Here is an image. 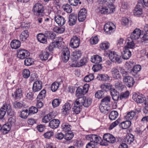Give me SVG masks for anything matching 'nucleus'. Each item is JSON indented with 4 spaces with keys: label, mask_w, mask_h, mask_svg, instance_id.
I'll return each instance as SVG.
<instances>
[{
    "label": "nucleus",
    "mask_w": 148,
    "mask_h": 148,
    "mask_svg": "<svg viewBox=\"0 0 148 148\" xmlns=\"http://www.w3.org/2000/svg\"><path fill=\"white\" fill-rule=\"evenodd\" d=\"M82 54L81 51L79 50L77 51L75 50L72 53L70 59L73 63L69 64L70 66L73 67H80L86 64L88 62V59L86 57H83L79 61H78L79 59L82 56Z\"/></svg>",
    "instance_id": "f257e3e1"
},
{
    "label": "nucleus",
    "mask_w": 148,
    "mask_h": 148,
    "mask_svg": "<svg viewBox=\"0 0 148 148\" xmlns=\"http://www.w3.org/2000/svg\"><path fill=\"white\" fill-rule=\"evenodd\" d=\"M6 112L8 115L13 116L15 115V112L12 110L10 104L5 103L0 109V119H2Z\"/></svg>",
    "instance_id": "f03ea898"
},
{
    "label": "nucleus",
    "mask_w": 148,
    "mask_h": 148,
    "mask_svg": "<svg viewBox=\"0 0 148 148\" xmlns=\"http://www.w3.org/2000/svg\"><path fill=\"white\" fill-rule=\"evenodd\" d=\"M104 55L105 56H108L110 59L115 62L120 64L122 62V59L121 58V56L118 55L114 51H109L108 52L105 51Z\"/></svg>",
    "instance_id": "7ed1b4c3"
},
{
    "label": "nucleus",
    "mask_w": 148,
    "mask_h": 148,
    "mask_svg": "<svg viewBox=\"0 0 148 148\" xmlns=\"http://www.w3.org/2000/svg\"><path fill=\"white\" fill-rule=\"evenodd\" d=\"M44 11V9L42 4L37 3L34 6L32 12L36 16L41 17Z\"/></svg>",
    "instance_id": "20e7f679"
},
{
    "label": "nucleus",
    "mask_w": 148,
    "mask_h": 148,
    "mask_svg": "<svg viewBox=\"0 0 148 148\" xmlns=\"http://www.w3.org/2000/svg\"><path fill=\"white\" fill-rule=\"evenodd\" d=\"M144 8V6L142 3V1L138 2V4L136 5L133 10L134 15L137 17H143L144 16L143 9Z\"/></svg>",
    "instance_id": "39448f33"
},
{
    "label": "nucleus",
    "mask_w": 148,
    "mask_h": 148,
    "mask_svg": "<svg viewBox=\"0 0 148 148\" xmlns=\"http://www.w3.org/2000/svg\"><path fill=\"white\" fill-rule=\"evenodd\" d=\"M116 26L114 24L111 22H108L104 25L103 29L106 34L110 35L115 31Z\"/></svg>",
    "instance_id": "423d86ee"
},
{
    "label": "nucleus",
    "mask_w": 148,
    "mask_h": 148,
    "mask_svg": "<svg viewBox=\"0 0 148 148\" xmlns=\"http://www.w3.org/2000/svg\"><path fill=\"white\" fill-rule=\"evenodd\" d=\"M61 57L62 61L64 63L67 62L69 60L70 57V52L67 47L62 49Z\"/></svg>",
    "instance_id": "0eeeda50"
},
{
    "label": "nucleus",
    "mask_w": 148,
    "mask_h": 148,
    "mask_svg": "<svg viewBox=\"0 0 148 148\" xmlns=\"http://www.w3.org/2000/svg\"><path fill=\"white\" fill-rule=\"evenodd\" d=\"M30 55V53L27 50L19 49L17 50V56L20 59H24L27 58Z\"/></svg>",
    "instance_id": "6e6552de"
},
{
    "label": "nucleus",
    "mask_w": 148,
    "mask_h": 148,
    "mask_svg": "<svg viewBox=\"0 0 148 148\" xmlns=\"http://www.w3.org/2000/svg\"><path fill=\"white\" fill-rule=\"evenodd\" d=\"M132 98L137 103H142L145 102L147 98L144 95L141 94L140 95L136 93L133 95Z\"/></svg>",
    "instance_id": "1a4fd4ad"
},
{
    "label": "nucleus",
    "mask_w": 148,
    "mask_h": 148,
    "mask_svg": "<svg viewBox=\"0 0 148 148\" xmlns=\"http://www.w3.org/2000/svg\"><path fill=\"white\" fill-rule=\"evenodd\" d=\"M108 8L106 7H102L100 12L101 14H108L110 13H112L115 11V7L114 5L112 4L110 5H106Z\"/></svg>",
    "instance_id": "9d476101"
},
{
    "label": "nucleus",
    "mask_w": 148,
    "mask_h": 148,
    "mask_svg": "<svg viewBox=\"0 0 148 148\" xmlns=\"http://www.w3.org/2000/svg\"><path fill=\"white\" fill-rule=\"evenodd\" d=\"M80 39L76 36H73L71 38L70 43V46L73 49L78 47L80 44Z\"/></svg>",
    "instance_id": "9b49d317"
},
{
    "label": "nucleus",
    "mask_w": 148,
    "mask_h": 148,
    "mask_svg": "<svg viewBox=\"0 0 148 148\" xmlns=\"http://www.w3.org/2000/svg\"><path fill=\"white\" fill-rule=\"evenodd\" d=\"M123 81L125 84L129 88L133 86L135 83L134 78L130 76H128L123 78Z\"/></svg>",
    "instance_id": "f8f14e48"
},
{
    "label": "nucleus",
    "mask_w": 148,
    "mask_h": 148,
    "mask_svg": "<svg viewBox=\"0 0 148 148\" xmlns=\"http://www.w3.org/2000/svg\"><path fill=\"white\" fill-rule=\"evenodd\" d=\"M87 10L83 8L79 11L78 14V19L79 22L84 21L86 18L87 16Z\"/></svg>",
    "instance_id": "ddd939ff"
},
{
    "label": "nucleus",
    "mask_w": 148,
    "mask_h": 148,
    "mask_svg": "<svg viewBox=\"0 0 148 148\" xmlns=\"http://www.w3.org/2000/svg\"><path fill=\"white\" fill-rule=\"evenodd\" d=\"M42 87V83L40 80H36L35 81L33 84L32 87L33 91L36 92L40 91Z\"/></svg>",
    "instance_id": "4468645a"
},
{
    "label": "nucleus",
    "mask_w": 148,
    "mask_h": 148,
    "mask_svg": "<svg viewBox=\"0 0 148 148\" xmlns=\"http://www.w3.org/2000/svg\"><path fill=\"white\" fill-rule=\"evenodd\" d=\"M77 14L75 13L71 14L69 16V24L70 26H72L75 24L77 21Z\"/></svg>",
    "instance_id": "2eb2a0df"
},
{
    "label": "nucleus",
    "mask_w": 148,
    "mask_h": 148,
    "mask_svg": "<svg viewBox=\"0 0 148 148\" xmlns=\"http://www.w3.org/2000/svg\"><path fill=\"white\" fill-rule=\"evenodd\" d=\"M143 35L141 34V30L139 29L136 28L131 33L130 37L132 40H137Z\"/></svg>",
    "instance_id": "dca6fc26"
},
{
    "label": "nucleus",
    "mask_w": 148,
    "mask_h": 148,
    "mask_svg": "<svg viewBox=\"0 0 148 148\" xmlns=\"http://www.w3.org/2000/svg\"><path fill=\"white\" fill-rule=\"evenodd\" d=\"M119 68L114 67L112 70L111 72L113 78L115 79H121V75L119 73Z\"/></svg>",
    "instance_id": "f3484780"
},
{
    "label": "nucleus",
    "mask_w": 148,
    "mask_h": 148,
    "mask_svg": "<svg viewBox=\"0 0 148 148\" xmlns=\"http://www.w3.org/2000/svg\"><path fill=\"white\" fill-rule=\"evenodd\" d=\"M110 94L112 99L114 101H117L120 99V95L119 92L115 88L111 89Z\"/></svg>",
    "instance_id": "a211bd4d"
},
{
    "label": "nucleus",
    "mask_w": 148,
    "mask_h": 148,
    "mask_svg": "<svg viewBox=\"0 0 148 148\" xmlns=\"http://www.w3.org/2000/svg\"><path fill=\"white\" fill-rule=\"evenodd\" d=\"M97 139L98 143V144H100V145L102 146H108V143H109L113 144L116 141V139H109V140L107 139Z\"/></svg>",
    "instance_id": "6ab92c4d"
},
{
    "label": "nucleus",
    "mask_w": 148,
    "mask_h": 148,
    "mask_svg": "<svg viewBox=\"0 0 148 148\" xmlns=\"http://www.w3.org/2000/svg\"><path fill=\"white\" fill-rule=\"evenodd\" d=\"M131 52L129 49H124L123 51L121 53V56L122 58L127 60L131 56Z\"/></svg>",
    "instance_id": "aec40b11"
},
{
    "label": "nucleus",
    "mask_w": 148,
    "mask_h": 148,
    "mask_svg": "<svg viewBox=\"0 0 148 148\" xmlns=\"http://www.w3.org/2000/svg\"><path fill=\"white\" fill-rule=\"evenodd\" d=\"M71 104L69 102L66 103L62 106V112L64 115H68L69 113V110L71 108Z\"/></svg>",
    "instance_id": "412c9836"
},
{
    "label": "nucleus",
    "mask_w": 148,
    "mask_h": 148,
    "mask_svg": "<svg viewBox=\"0 0 148 148\" xmlns=\"http://www.w3.org/2000/svg\"><path fill=\"white\" fill-rule=\"evenodd\" d=\"M22 90L21 88H18L12 94L13 97L16 99H20L22 96Z\"/></svg>",
    "instance_id": "4be33fe9"
},
{
    "label": "nucleus",
    "mask_w": 148,
    "mask_h": 148,
    "mask_svg": "<svg viewBox=\"0 0 148 148\" xmlns=\"http://www.w3.org/2000/svg\"><path fill=\"white\" fill-rule=\"evenodd\" d=\"M55 20L56 23L60 26H62L66 22L65 18L60 15L55 16Z\"/></svg>",
    "instance_id": "5701e85b"
},
{
    "label": "nucleus",
    "mask_w": 148,
    "mask_h": 148,
    "mask_svg": "<svg viewBox=\"0 0 148 148\" xmlns=\"http://www.w3.org/2000/svg\"><path fill=\"white\" fill-rule=\"evenodd\" d=\"M60 123V122L58 119H53L50 122L49 125L51 128L54 129L59 126Z\"/></svg>",
    "instance_id": "b1692460"
},
{
    "label": "nucleus",
    "mask_w": 148,
    "mask_h": 148,
    "mask_svg": "<svg viewBox=\"0 0 148 148\" xmlns=\"http://www.w3.org/2000/svg\"><path fill=\"white\" fill-rule=\"evenodd\" d=\"M91 61L93 63L99 64L102 61V57L98 55H95L92 56Z\"/></svg>",
    "instance_id": "393cba45"
},
{
    "label": "nucleus",
    "mask_w": 148,
    "mask_h": 148,
    "mask_svg": "<svg viewBox=\"0 0 148 148\" xmlns=\"http://www.w3.org/2000/svg\"><path fill=\"white\" fill-rule=\"evenodd\" d=\"M141 69V65L139 64L135 65L134 64L133 67L131 69L130 73L133 76H135L137 75Z\"/></svg>",
    "instance_id": "a878e982"
},
{
    "label": "nucleus",
    "mask_w": 148,
    "mask_h": 148,
    "mask_svg": "<svg viewBox=\"0 0 148 148\" xmlns=\"http://www.w3.org/2000/svg\"><path fill=\"white\" fill-rule=\"evenodd\" d=\"M21 43L20 41L18 40H13L10 43V46L13 49H17L21 46Z\"/></svg>",
    "instance_id": "bb28decb"
},
{
    "label": "nucleus",
    "mask_w": 148,
    "mask_h": 148,
    "mask_svg": "<svg viewBox=\"0 0 148 148\" xmlns=\"http://www.w3.org/2000/svg\"><path fill=\"white\" fill-rule=\"evenodd\" d=\"M108 104L102 103H101L99 106V108L100 111L102 113L104 114H107L109 112H110V110L108 109L107 107Z\"/></svg>",
    "instance_id": "cd10ccee"
},
{
    "label": "nucleus",
    "mask_w": 148,
    "mask_h": 148,
    "mask_svg": "<svg viewBox=\"0 0 148 148\" xmlns=\"http://www.w3.org/2000/svg\"><path fill=\"white\" fill-rule=\"evenodd\" d=\"M131 125V122L129 120L123 121L120 123L119 125V127L122 129H125L130 127Z\"/></svg>",
    "instance_id": "c85d7f7f"
},
{
    "label": "nucleus",
    "mask_w": 148,
    "mask_h": 148,
    "mask_svg": "<svg viewBox=\"0 0 148 148\" xmlns=\"http://www.w3.org/2000/svg\"><path fill=\"white\" fill-rule=\"evenodd\" d=\"M96 79L100 81L107 82L110 80V77L106 74H99L98 75Z\"/></svg>",
    "instance_id": "c756f323"
},
{
    "label": "nucleus",
    "mask_w": 148,
    "mask_h": 148,
    "mask_svg": "<svg viewBox=\"0 0 148 148\" xmlns=\"http://www.w3.org/2000/svg\"><path fill=\"white\" fill-rule=\"evenodd\" d=\"M29 33L27 30H25L23 31L20 36V39L21 41H24L29 37Z\"/></svg>",
    "instance_id": "7c9ffc66"
},
{
    "label": "nucleus",
    "mask_w": 148,
    "mask_h": 148,
    "mask_svg": "<svg viewBox=\"0 0 148 148\" xmlns=\"http://www.w3.org/2000/svg\"><path fill=\"white\" fill-rule=\"evenodd\" d=\"M56 47V45L55 44V41H52L49 45L48 49V50L51 52L50 53V54H51V57L48 60V61L51 60L53 58L52 55L53 53L52 51H53L54 49Z\"/></svg>",
    "instance_id": "2f4dec72"
},
{
    "label": "nucleus",
    "mask_w": 148,
    "mask_h": 148,
    "mask_svg": "<svg viewBox=\"0 0 148 148\" xmlns=\"http://www.w3.org/2000/svg\"><path fill=\"white\" fill-rule=\"evenodd\" d=\"M98 143L97 139H95L94 141H90L86 145V148H97Z\"/></svg>",
    "instance_id": "473e14b6"
},
{
    "label": "nucleus",
    "mask_w": 148,
    "mask_h": 148,
    "mask_svg": "<svg viewBox=\"0 0 148 148\" xmlns=\"http://www.w3.org/2000/svg\"><path fill=\"white\" fill-rule=\"evenodd\" d=\"M30 114H29L28 110L27 109H25L20 112L19 116L21 118L25 119Z\"/></svg>",
    "instance_id": "72a5a7b5"
},
{
    "label": "nucleus",
    "mask_w": 148,
    "mask_h": 148,
    "mask_svg": "<svg viewBox=\"0 0 148 148\" xmlns=\"http://www.w3.org/2000/svg\"><path fill=\"white\" fill-rule=\"evenodd\" d=\"M78 97V98L76 100L75 103L76 105H81V106H82L84 104V102L85 101V100L86 99V97L85 96H81Z\"/></svg>",
    "instance_id": "f704fd0d"
},
{
    "label": "nucleus",
    "mask_w": 148,
    "mask_h": 148,
    "mask_svg": "<svg viewBox=\"0 0 148 148\" xmlns=\"http://www.w3.org/2000/svg\"><path fill=\"white\" fill-rule=\"evenodd\" d=\"M2 132L4 134H7L10 130L11 126L8 124L6 123L2 126Z\"/></svg>",
    "instance_id": "c9c22d12"
},
{
    "label": "nucleus",
    "mask_w": 148,
    "mask_h": 148,
    "mask_svg": "<svg viewBox=\"0 0 148 148\" xmlns=\"http://www.w3.org/2000/svg\"><path fill=\"white\" fill-rule=\"evenodd\" d=\"M136 114V112L131 111L127 113L126 115L124 117L126 120L130 121V120L133 119Z\"/></svg>",
    "instance_id": "e433bc0d"
},
{
    "label": "nucleus",
    "mask_w": 148,
    "mask_h": 148,
    "mask_svg": "<svg viewBox=\"0 0 148 148\" xmlns=\"http://www.w3.org/2000/svg\"><path fill=\"white\" fill-rule=\"evenodd\" d=\"M45 35L42 33H39L36 36L38 40L42 43H45L46 42V39L45 38Z\"/></svg>",
    "instance_id": "4c0bfd02"
},
{
    "label": "nucleus",
    "mask_w": 148,
    "mask_h": 148,
    "mask_svg": "<svg viewBox=\"0 0 148 148\" xmlns=\"http://www.w3.org/2000/svg\"><path fill=\"white\" fill-rule=\"evenodd\" d=\"M144 35L142 37V40L144 41L148 40V24L146 25L144 27Z\"/></svg>",
    "instance_id": "58836bf2"
},
{
    "label": "nucleus",
    "mask_w": 148,
    "mask_h": 148,
    "mask_svg": "<svg viewBox=\"0 0 148 148\" xmlns=\"http://www.w3.org/2000/svg\"><path fill=\"white\" fill-rule=\"evenodd\" d=\"M82 106L80 105H76L75 103H74V106L73 108V111L76 114H79L82 110Z\"/></svg>",
    "instance_id": "ea45409f"
},
{
    "label": "nucleus",
    "mask_w": 148,
    "mask_h": 148,
    "mask_svg": "<svg viewBox=\"0 0 148 148\" xmlns=\"http://www.w3.org/2000/svg\"><path fill=\"white\" fill-rule=\"evenodd\" d=\"M119 114L116 111L113 110L112 111L109 115V118L111 120H114L118 116Z\"/></svg>",
    "instance_id": "a19ab883"
},
{
    "label": "nucleus",
    "mask_w": 148,
    "mask_h": 148,
    "mask_svg": "<svg viewBox=\"0 0 148 148\" xmlns=\"http://www.w3.org/2000/svg\"><path fill=\"white\" fill-rule=\"evenodd\" d=\"M110 47V44L107 42H104L100 44V48L103 50L105 51L108 49Z\"/></svg>",
    "instance_id": "79ce46f5"
},
{
    "label": "nucleus",
    "mask_w": 148,
    "mask_h": 148,
    "mask_svg": "<svg viewBox=\"0 0 148 148\" xmlns=\"http://www.w3.org/2000/svg\"><path fill=\"white\" fill-rule=\"evenodd\" d=\"M71 126L67 123H63L61 125L62 131L65 132H67L70 130H71Z\"/></svg>",
    "instance_id": "37998d69"
},
{
    "label": "nucleus",
    "mask_w": 148,
    "mask_h": 148,
    "mask_svg": "<svg viewBox=\"0 0 148 148\" xmlns=\"http://www.w3.org/2000/svg\"><path fill=\"white\" fill-rule=\"evenodd\" d=\"M104 92L103 90H98L95 94V97L98 99H102L104 97Z\"/></svg>",
    "instance_id": "c03bdc74"
},
{
    "label": "nucleus",
    "mask_w": 148,
    "mask_h": 148,
    "mask_svg": "<svg viewBox=\"0 0 148 148\" xmlns=\"http://www.w3.org/2000/svg\"><path fill=\"white\" fill-rule=\"evenodd\" d=\"M46 91L45 89H43L39 93L37 97V99L43 100L46 96Z\"/></svg>",
    "instance_id": "a18cd8bd"
},
{
    "label": "nucleus",
    "mask_w": 148,
    "mask_h": 148,
    "mask_svg": "<svg viewBox=\"0 0 148 148\" xmlns=\"http://www.w3.org/2000/svg\"><path fill=\"white\" fill-rule=\"evenodd\" d=\"M94 76L93 74H89L86 76L84 79V81L86 82H89L94 79Z\"/></svg>",
    "instance_id": "49530a36"
},
{
    "label": "nucleus",
    "mask_w": 148,
    "mask_h": 148,
    "mask_svg": "<svg viewBox=\"0 0 148 148\" xmlns=\"http://www.w3.org/2000/svg\"><path fill=\"white\" fill-rule=\"evenodd\" d=\"M135 47V44L133 40H132L130 42L128 41L127 42V45L124 47V49H133Z\"/></svg>",
    "instance_id": "de8ad7c7"
},
{
    "label": "nucleus",
    "mask_w": 148,
    "mask_h": 148,
    "mask_svg": "<svg viewBox=\"0 0 148 148\" xmlns=\"http://www.w3.org/2000/svg\"><path fill=\"white\" fill-rule=\"evenodd\" d=\"M24 61V64L26 66H29L33 64L34 59L31 58H26Z\"/></svg>",
    "instance_id": "09e8293b"
},
{
    "label": "nucleus",
    "mask_w": 148,
    "mask_h": 148,
    "mask_svg": "<svg viewBox=\"0 0 148 148\" xmlns=\"http://www.w3.org/2000/svg\"><path fill=\"white\" fill-rule=\"evenodd\" d=\"M59 82H55L51 84V88L52 92H55L58 89V88L59 86L60 85Z\"/></svg>",
    "instance_id": "8fccbe9b"
},
{
    "label": "nucleus",
    "mask_w": 148,
    "mask_h": 148,
    "mask_svg": "<svg viewBox=\"0 0 148 148\" xmlns=\"http://www.w3.org/2000/svg\"><path fill=\"white\" fill-rule=\"evenodd\" d=\"M35 93L33 92H29L27 93L26 96L27 99L29 100H33L36 98V95L35 94Z\"/></svg>",
    "instance_id": "3c124183"
},
{
    "label": "nucleus",
    "mask_w": 148,
    "mask_h": 148,
    "mask_svg": "<svg viewBox=\"0 0 148 148\" xmlns=\"http://www.w3.org/2000/svg\"><path fill=\"white\" fill-rule=\"evenodd\" d=\"M61 102V99H56L52 101V106L54 108L56 107L59 106Z\"/></svg>",
    "instance_id": "603ef678"
},
{
    "label": "nucleus",
    "mask_w": 148,
    "mask_h": 148,
    "mask_svg": "<svg viewBox=\"0 0 148 148\" xmlns=\"http://www.w3.org/2000/svg\"><path fill=\"white\" fill-rule=\"evenodd\" d=\"M130 92L128 91H126L125 92L121 93L120 95V99L122 100L123 99H127L129 96Z\"/></svg>",
    "instance_id": "864d4df0"
},
{
    "label": "nucleus",
    "mask_w": 148,
    "mask_h": 148,
    "mask_svg": "<svg viewBox=\"0 0 148 148\" xmlns=\"http://www.w3.org/2000/svg\"><path fill=\"white\" fill-rule=\"evenodd\" d=\"M56 36V34L53 32L47 31V39L53 40L55 38Z\"/></svg>",
    "instance_id": "5fc2aeb1"
},
{
    "label": "nucleus",
    "mask_w": 148,
    "mask_h": 148,
    "mask_svg": "<svg viewBox=\"0 0 148 148\" xmlns=\"http://www.w3.org/2000/svg\"><path fill=\"white\" fill-rule=\"evenodd\" d=\"M121 120V119L119 118L115 121L112 123L110 126L108 128L109 130H111L117 125L120 122Z\"/></svg>",
    "instance_id": "6e6d98bb"
},
{
    "label": "nucleus",
    "mask_w": 148,
    "mask_h": 148,
    "mask_svg": "<svg viewBox=\"0 0 148 148\" xmlns=\"http://www.w3.org/2000/svg\"><path fill=\"white\" fill-rule=\"evenodd\" d=\"M62 8L67 13H70L72 12V8L70 5L68 4L64 5L62 6Z\"/></svg>",
    "instance_id": "4d7b16f0"
},
{
    "label": "nucleus",
    "mask_w": 148,
    "mask_h": 148,
    "mask_svg": "<svg viewBox=\"0 0 148 148\" xmlns=\"http://www.w3.org/2000/svg\"><path fill=\"white\" fill-rule=\"evenodd\" d=\"M85 94L83 92L82 88L78 87L76 91V96L77 97L83 96Z\"/></svg>",
    "instance_id": "13d9d810"
},
{
    "label": "nucleus",
    "mask_w": 148,
    "mask_h": 148,
    "mask_svg": "<svg viewBox=\"0 0 148 148\" xmlns=\"http://www.w3.org/2000/svg\"><path fill=\"white\" fill-rule=\"evenodd\" d=\"M28 110L29 114H30V115L36 113H37L38 111V108L33 106H32L29 107Z\"/></svg>",
    "instance_id": "bf43d9fd"
},
{
    "label": "nucleus",
    "mask_w": 148,
    "mask_h": 148,
    "mask_svg": "<svg viewBox=\"0 0 148 148\" xmlns=\"http://www.w3.org/2000/svg\"><path fill=\"white\" fill-rule=\"evenodd\" d=\"M103 68L101 64H95L92 67V69L94 72H97Z\"/></svg>",
    "instance_id": "052dcab7"
},
{
    "label": "nucleus",
    "mask_w": 148,
    "mask_h": 148,
    "mask_svg": "<svg viewBox=\"0 0 148 148\" xmlns=\"http://www.w3.org/2000/svg\"><path fill=\"white\" fill-rule=\"evenodd\" d=\"M85 101L83 106L85 107H88L91 104L92 100L91 98L88 97L87 98H86Z\"/></svg>",
    "instance_id": "680f3d73"
},
{
    "label": "nucleus",
    "mask_w": 148,
    "mask_h": 148,
    "mask_svg": "<svg viewBox=\"0 0 148 148\" xmlns=\"http://www.w3.org/2000/svg\"><path fill=\"white\" fill-rule=\"evenodd\" d=\"M119 70L121 73L122 74V76L123 78H125V77H127L128 75V71L125 70L122 67H119Z\"/></svg>",
    "instance_id": "e2e57ef3"
},
{
    "label": "nucleus",
    "mask_w": 148,
    "mask_h": 148,
    "mask_svg": "<svg viewBox=\"0 0 148 148\" xmlns=\"http://www.w3.org/2000/svg\"><path fill=\"white\" fill-rule=\"evenodd\" d=\"M125 142H127V143L130 145L131 146L133 147H135V144H138L137 143L136 139H130V140L129 139H125Z\"/></svg>",
    "instance_id": "0e129e2a"
},
{
    "label": "nucleus",
    "mask_w": 148,
    "mask_h": 148,
    "mask_svg": "<svg viewBox=\"0 0 148 148\" xmlns=\"http://www.w3.org/2000/svg\"><path fill=\"white\" fill-rule=\"evenodd\" d=\"M30 72L28 69H25L24 70L22 75L23 77L25 78H27L30 76Z\"/></svg>",
    "instance_id": "69168bd1"
},
{
    "label": "nucleus",
    "mask_w": 148,
    "mask_h": 148,
    "mask_svg": "<svg viewBox=\"0 0 148 148\" xmlns=\"http://www.w3.org/2000/svg\"><path fill=\"white\" fill-rule=\"evenodd\" d=\"M110 99L111 97L110 96H106L101 100V103L102 104H108V103L110 101Z\"/></svg>",
    "instance_id": "338daca9"
},
{
    "label": "nucleus",
    "mask_w": 148,
    "mask_h": 148,
    "mask_svg": "<svg viewBox=\"0 0 148 148\" xmlns=\"http://www.w3.org/2000/svg\"><path fill=\"white\" fill-rule=\"evenodd\" d=\"M41 60L42 61L46 60V51H42L40 53L39 55Z\"/></svg>",
    "instance_id": "774afa93"
}]
</instances>
